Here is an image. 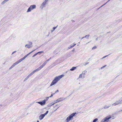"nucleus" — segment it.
I'll return each instance as SVG.
<instances>
[{
	"instance_id": "10",
	"label": "nucleus",
	"mask_w": 122,
	"mask_h": 122,
	"mask_svg": "<svg viewBox=\"0 0 122 122\" xmlns=\"http://www.w3.org/2000/svg\"><path fill=\"white\" fill-rule=\"evenodd\" d=\"M45 116L43 114H41L39 116V118L40 120H42Z\"/></svg>"
},
{
	"instance_id": "38",
	"label": "nucleus",
	"mask_w": 122,
	"mask_h": 122,
	"mask_svg": "<svg viewBox=\"0 0 122 122\" xmlns=\"http://www.w3.org/2000/svg\"><path fill=\"white\" fill-rule=\"evenodd\" d=\"M28 79L26 77V78H25V79H24V81H26V80H27Z\"/></svg>"
},
{
	"instance_id": "7",
	"label": "nucleus",
	"mask_w": 122,
	"mask_h": 122,
	"mask_svg": "<svg viewBox=\"0 0 122 122\" xmlns=\"http://www.w3.org/2000/svg\"><path fill=\"white\" fill-rule=\"evenodd\" d=\"M47 100L45 99L42 102H37L39 104H40L41 106H43L46 103V101Z\"/></svg>"
},
{
	"instance_id": "47",
	"label": "nucleus",
	"mask_w": 122,
	"mask_h": 122,
	"mask_svg": "<svg viewBox=\"0 0 122 122\" xmlns=\"http://www.w3.org/2000/svg\"><path fill=\"white\" fill-rule=\"evenodd\" d=\"M49 0H45L46 2H47Z\"/></svg>"
},
{
	"instance_id": "2",
	"label": "nucleus",
	"mask_w": 122,
	"mask_h": 122,
	"mask_svg": "<svg viewBox=\"0 0 122 122\" xmlns=\"http://www.w3.org/2000/svg\"><path fill=\"white\" fill-rule=\"evenodd\" d=\"M76 114V112L74 113L69 115L68 117H67L66 121V122H68L70 121L72 118L73 117H74L75 115Z\"/></svg>"
},
{
	"instance_id": "34",
	"label": "nucleus",
	"mask_w": 122,
	"mask_h": 122,
	"mask_svg": "<svg viewBox=\"0 0 122 122\" xmlns=\"http://www.w3.org/2000/svg\"><path fill=\"white\" fill-rule=\"evenodd\" d=\"M14 67L12 65V66L9 68V69L10 70Z\"/></svg>"
},
{
	"instance_id": "23",
	"label": "nucleus",
	"mask_w": 122,
	"mask_h": 122,
	"mask_svg": "<svg viewBox=\"0 0 122 122\" xmlns=\"http://www.w3.org/2000/svg\"><path fill=\"white\" fill-rule=\"evenodd\" d=\"M97 46H95L93 47L92 48V50H94L95 49H96L97 48Z\"/></svg>"
},
{
	"instance_id": "15",
	"label": "nucleus",
	"mask_w": 122,
	"mask_h": 122,
	"mask_svg": "<svg viewBox=\"0 0 122 122\" xmlns=\"http://www.w3.org/2000/svg\"><path fill=\"white\" fill-rule=\"evenodd\" d=\"M79 77L80 78H83L85 77V76H84V75H83V74H81L80 75Z\"/></svg>"
},
{
	"instance_id": "12",
	"label": "nucleus",
	"mask_w": 122,
	"mask_h": 122,
	"mask_svg": "<svg viewBox=\"0 0 122 122\" xmlns=\"http://www.w3.org/2000/svg\"><path fill=\"white\" fill-rule=\"evenodd\" d=\"M89 36H90L89 35H86L85 36L83 37H82L81 38V39H82L84 38H86V39H88V38H89Z\"/></svg>"
},
{
	"instance_id": "20",
	"label": "nucleus",
	"mask_w": 122,
	"mask_h": 122,
	"mask_svg": "<svg viewBox=\"0 0 122 122\" xmlns=\"http://www.w3.org/2000/svg\"><path fill=\"white\" fill-rule=\"evenodd\" d=\"M41 69V68L40 67L38 68L36 70H35L36 71H38L40 70Z\"/></svg>"
},
{
	"instance_id": "42",
	"label": "nucleus",
	"mask_w": 122,
	"mask_h": 122,
	"mask_svg": "<svg viewBox=\"0 0 122 122\" xmlns=\"http://www.w3.org/2000/svg\"><path fill=\"white\" fill-rule=\"evenodd\" d=\"M30 76L28 75L26 77L28 79Z\"/></svg>"
},
{
	"instance_id": "33",
	"label": "nucleus",
	"mask_w": 122,
	"mask_h": 122,
	"mask_svg": "<svg viewBox=\"0 0 122 122\" xmlns=\"http://www.w3.org/2000/svg\"><path fill=\"white\" fill-rule=\"evenodd\" d=\"M37 55V53H36V54H35L32 57H33L35 56H36Z\"/></svg>"
},
{
	"instance_id": "58",
	"label": "nucleus",
	"mask_w": 122,
	"mask_h": 122,
	"mask_svg": "<svg viewBox=\"0 0 122 122\" xmlns=\"http://www.w3.org/2000/svg\"><path fill=\"white\" fill-rule=\"evenodd\" d=\"M114 119V118H112V119Z\"/></svg>"
},
{
	"instance_id": "49",
	"label": "nucleus",
	"mask_w": 122,
	"mask_h": 122,
	"mask_svg": "<svg viewBox=\"0 0 122 122\" xmlns=\"http://www.w3.org/2000/svg\"><path fill=\"white\" fill-rule=\"evenodd\" d=\"M96 41H97V40H98V38H96Z\"/></svg>"
},
{
	"instance_id": "5",
	"label": "nucleus",
	"mask_w": 122,
	"mask_h": 122,
	"mask_svg": "<svg viewBox=\"0 0 122 122\" xmlns=\"http://www.w3.org/2000/svg\"><path fill=\"white\" fill-rule=\"evenodd\" d=\"M112 118V117L110 116H107L106 118L103 119L102 120V122H108L109 120Z\"/></svg>"
},
{
	"instance_id": "31",
	"label": "nucleus",
	"mask_w": 122,
	"mask_h": 122,
	"mask_svg": "<svg viewBox=\"0 0 122 122\" xmlns=\"http://www.w3.org/2000/svg\"><path fill=\"white\" fill-rule=\"evenodd\" d=\"M33 74V73L31 72L30 73L29 75L30 77L31 76H32Z\"/></svg>"
},
{
	"instance_id": "4",
	"label": "nucleus",
	"mask_w": 122,
	"mask_h": 122,
	"mask_svg": "<svg viewBox=\"0 0 122 122\" xmlns=\"http://www.w3.org/2000/svg\"><path fill=\"white\" fill-rule=\"evenodd\" d=\"M36 5H31L28 8L27 12H29L31 11V10L35 9L36 8Z\"/></svg>"
},
{
	"instance_id": "29",
	"label": "nucleus",
	"mask_w": 122,
	"mask_h": 122,
	"mask_svg": "<svg viewBox=\"0 0 122 122\" xmlns=\"http://www.w3.org/2000/svg\"><path fill=\"white\" fill-rule=\"evenodd\" d=\"M117 112H115V113H114L113 114H112V115H117Z\"/></svg>"
},
{
	"instance_id": "57",
	"label": "nucleus",
	"mask_w": 122,
	"mask_h": 122,
	"mask_svg": "<svg viewBox=\"0 0 122 122\" xmlns=\"http://www.w3.org/2000/svg\"><path fill=\"white\" fill-rule=\"evenodd\" d=\"M70 48H70H70L69 47V48H69V49H70Z\"/></svg>"
},
{
	"instance_id": "6",
	"label": "nucleus",
	"mask_w": 122,
	"mask_h": 122,
	"mask_svg": "<svg viewBox=\"0 0 122 122\" xmlns=\"http://www.w3.org/2000/svg\"><path fill=\"white\" fill-rule=\"evenodd\" d=\"M47 2L45 0L42 3L40 6V8L41 9H43L44 7H46V4L47 3Z\"/></svg>"
},
{
	"instance_id": "30",
	"label": "nucleus",
	"mask_w": 122,
	"mask_h": 122,
	"mask_svg": "<svg viewBox=\"0 0 122 122\" xmlns=\"http://www.w3.org/2000/svg\"><path fill=\"white\" fill-rule=\"evenodd\" d=\"M53 95L54 94H52L51 95V96H50L49 97H48L47 98H49V97H52L53 96Z\"/></svg>"
},
{
	"instance_id": "25",
	"label": "nucleus",
	"mask_w": 122,
	"mask_h": 122,
	"mask_svg": "<svg viewBox=\"0 0 122 122\" xmlns=\"http://www.w3.org/2000/svg\"><path fill=\"white\" fill-rule=\"evenodd\" d=\"M43 51H39L38 52H37V54L38 53H40L41 54L42 53H43Z\"/></svg>"
},
{
	"instance_id": "35",
	"label": "nucleus",
	"mask_w": 122,
	"mask_h": 122,
	"mask_svg": "<svg viewBox=\"0 0 122 122\" xmlns=\"http://www.w3.org/2000/svg\"><path fill=\"white\" fill-rule=\"evenodd\" d=\"M36 72V71L35 70L33 72H32L33 73V74H34L35 72Z\"/></svg>"
},
{
	"instance_id": "50",
	"label": "nucleus",
	"mask_w": 122,
	"mask_h": 122,
	"mask_svg": "<svg viewBox=\"0 0 122 122\" xmlns=\"http://www.w3.org/2000/svg\"><path fill=\"white\" fill-rule=\"evenodd\" d=\"M110 0H109L107 2H108Z\"/></svg>"
},
{
	"instance_id": "51",
	"label": "nucleus",
	"mask_w": 122,
	"mask_h": 122,
	"mask_svg": "<svg viewBox=\"0 0 122 122\" xmlns=\"http://www.w3.org/2000/svg\"><path fill=\"white\" fill-rule=\"evenodd\" d=\"M107 3V2H106L104 4H105V5L106 4V3Z\"/></svg>"
},
{
	"instance_id": "54",
	"label": "nucleus",
	"mask_w": 122,
	"mask_h": 122,
	"mask_svg": "<svg viewBox=\"0 0 122 122\" xmlns=\"http://www.w3.org/2000/svg\"><path fill=\"white\" fill-rule=\"evenodd\" d=\"M94 37H96V36H94Z\"/></svg>"
},
{
	"instance_id": "40",
	"label": "nucleus",
	"mask_w": 122,
	"mask_h": 122,
	"mask_svg": "<svg viewBox=\"0 0 122 122\" xmlns=\"http://www.w3.org/2000/svg\"><path fill=\"white\" fill-rule=\"evenodd\" d=\"M82 74H83V75H84V76H85V72L84 73L82 72Z\"/></svg>"
},
{
	"instance_id": "48",
	"label": "nucleus",
	"mask_w": 122,
	"mask_h": 122,
	"mask_svg": "<svg viewBox=\"0 0 122 122\" xmlns=\"http://www.w3.org/2000/svg\"><path fill=\"white\" fill-rule=\"evenodd\" d=\"M54 31V30H51V32H53V31Z\"/></svg>"
},
{
	"instance_id": "1",
	"label": "nucleus",
	"mask_w": 122,
	"mask_h": 122,
	"mask_svg": "<svg viewBox=\"0 0 122 122\" xmlns=\"http://www.w3.org/2000/svg\"><path fill=\"white\" fill-rule=\"evenodd\" d=\"M64 76V75H62L55 77L50 84V86H52L56 84Z\"/></svg>"
},
{
	"instance_id": "27",
	"label": "nucleus",
	"mask_w": 122,
	"mask_h": 122,
	"mask_svg": "<svg viewBox=\"0 0 122 122\" xmlns=\"http://www.w3.org/2000/svg\"><path fill=\"white\" fill-rule=\"evenodd\" d=\"M110 55V54H109L108 55H107V56H106L104 57H103L102 58H101V59H103L105 58L106 57H107V56L108 55Z\"/></svg>"
},
{
	"instance_id": "52",
	"label": "nucleus",
	"mask_w": 122,
	"mask_h": 122,
	"mask_svg": "<svg viewBox=\"0 0 122 122\" xmlns=\"http://www.w3.org/2000/svg\"><path fill=\"white\" fill-rule=\"evenodd\" d=\"M57 110V109H56V110H55L54 111H55L56 110Z\"/></svg>"
},
{
	"instance_id": "13",
	"label": "nucleus",
	"mask_w": 122,
	"mask_h": 122,
	"mask_svg": "<svg viewBox=\"0 0 122 122\" xmlns=\"http://www.w3.org/2000/svg\"><path fill=\"white\" fill-rule=\"evenodd\" d=\"M46 64V62L45 61L44 62L42 65H41L40 67L42 69Z\"/></svg>"
},
{
	"instance_id": "28",
	"label": "nucleus",
	"mask_w": 122,
	"mask_h": 122,
	"mask_svg": "<svg viewBox=\"0 0 122 122\" xmlns=\"http://www.w3.org/2000/svg\"><path fill=\"white\" fill-rule=\"evenodd\" d=\"M57 102H57V100H56V101H55L53 103H54V104H55V103H56Z\"/></svg>"
},
{
	"instance_id": "43",
	"label": "nucleus",
	"mask_w": 122,
	"mask_h": 122,
	"mask_svg": "<svg viewBox=\"0 0 122 122\" xmlns=\"http://www.w3.org/2000/svg\"><path fill=\"white\" fill-rule=\"evenodd\" d=\"M104 5H105V4H103V5H102L100 8H100L102 7V6H103Z\"/></svg>"
},
{
	"instance_id": "21",
	"label": "nucleus",
	"mask_w": 122,
	"mask_h": 122,
	"mask_svg": "<svg viewBox=\"0 0 122 122\" xmlns=\"http://www.w3.org/2000/svg\"><path fill=\"white\" fill-rule=\"evenodd\" d=\"M98 119L97 118L95 119L92 122H96L98 120Z\"/></svg>"
},
{
	"instance_id": "44",
	"label": "nucleus",
	"mask_w": 122,
	"mask_h": 122,
	"mask_svg": "<svg viewBox=\"0 0 122 122\" xmlns=\"http://www.w3.org/2000/svg\"><path fill=\"white\" fill-rule=\"evenodd\" d=\"M121 111H122V110H119V111H118L117 112H121Z\"/></svg>"
},
{
	"instance_id": "19",
	"label": "nucleus",
	"mask_w": 122,
	"mask_h": 122,
	"mask_svg": "<svg viewBox=\"0 0 122 122\" xmlns=\"http://www.w3.org/2000/svg\"><path fill=\"white\" fill-rule=\"evenodd\" d=\"M41 69V68L40 67L38 68L36 70H35L36 71H38L40 70Z\"/></svg>"
},
{
	"instance_id": "18",
	"label": "nucleus",
	"mask_w": 122,
	"mask_h": 122,
	"mask_svg": "<svg viewBox=\"0 0 122 122\" xmlns=\"http://www.w3.org/2000/svg\"><path fill=\"white\" fill-rule=\"evenodd\" d=\"M18 64V62H17V61L16 62H15V63H14L12 65V66L13 67H14L17 64Z\"/></svg>"
},
{
	"instance_id": "8",
	"label": "nucleus",
	"mask_w": 122,
	"mask_h": 122,
	"mask_svg": "<svg viewBox=\"0 0 122 122\" xmlns=\"http://www.w3.org/2000/svg\"><path fill=\"white\" fill-rule=\"evenodd\" d=\"M122 103V100H119L118 101H117L114 103L112 104V105H114V106H116L119 103Z\"/></svg>"
},
{
	"instance_id": "22",
	"label": "nucleus",
	"mask_w": 122,
	"mask_h": 122,
	"mask_svg": "<svg viewBox=\"0 0 122 122\" xmlns=\"http://www.w3.org/2000/svg\"><path fill=\"white\" fill-rule=\"evenodd\" d=\"M76 45V44H74L73 45H71L70 46V48H72L74 47Z\"/></svg>"
},
{
	"instance_id": "56",
	"label": "nucleus",
	"mask_w": 122,
	"mask_h": 122,
	"mask_svg": "<svg viewBox=\"0 0 122 122\" xmlns=\"http://www.w3.org/2000/svg\"><path fill=\"white\" fill-rule=\"evenodd\" d=\"M58 108H59V107H58L56 109H58Z\"/></svg>"
},
{
	"instance_id": "39",
	"label": "nucleus",
	"mask_w": 122,
	"mask_h": 122,
	"mask_svg": "<svg viewBox=\"0 0 122 122\" xmlns=\"http://www.w3.org/2000/svg\"><path fill=\"white\" fill-rule=\"evenodd\" d=\"M47 113L46 112L45 113L43 114V115H44V116H45Z\"/></svg>"
},
{
	"instance_id": "53",
	"label": "nucleus",
	"mask_w": 122,
	"mask_h": 122,
	"mask_svg": "<svg viewBox=\"0 0 122 122\" xmlns=\"http://www.w3.org/2000/svg\"><path fill=\"white\" fill-rule=\"evenodd\" d=\"M37 122H39V121L38 120H37Z\"/></svg>"
},
{
	"instance_id": "17",
	"label": "nucleus",
	"mask_w": 122,
	"mask_h": 122,
	"mask_svg": "<svg viewBox=\"0 0 122 122\" xmlns=\"http://www.w3.org/2000/svg\"><path fill=\"white\" fill-rule=\"evenodd\" d=\"M54 104V103H53V102H52L50 103L47 106L48 107H51V106Z\"/></svg>"
},
{
	"instance_id": "14",
	"label": "nucleus",
	"mask_w": 122,
	"mask_h": 122,
	"mask_svg": "<svg viewBox=\"0 0 122 122\" xmlns=\"http://www.w3.org/2000/svg\"><path fill=\"white\" fill-rule=\"evenodd\" d=\"M76 69V67H73L71 69H70V70L71 71H73L74 70H75Z\"/></svg>"
},
{
	"instance_id": "36",
	"label": "nucleus",
	"mask_w": 122,
	"mask_h": 122,
	"mask_svg": "<svg viewBox=\"0 0 122 122\" xmlns=\"http://www.w3.org/2000/svg\"><path fill=\"white\" fill-rule=\"evenodd\" d=\"M106 66V65H105L104 66H102V67H101V69H102V68H103L105 67V66Z\"/></svg>"
},
{
	"instance_id": "32",
	"label": "nucleus",
	"mask_w": 122,
	"mask_h": 122,
	"mask_svg": "<svg viewBox=\"0 0 122 122\" xmlns=\"http://www.w3.org/2000/svg\"><path fill=\"white\" fill-rule=\"evenodd\" d=\"M57 26L56 27H54L53 28V29L54 30L56 28Z\"/></svg>"
},
{
	"instance_id": "26",
	"label": "nucleus",
	"mask_w": 122,
	"mask_h": 122,
	"mask_svg": "<svg viewBox=\"0 0 122 122\" xmlns=\"http://www.w3.org/2000/svg\"><path fill=\"white\" fill-rule=\"evenodd\" d=\"M29 45H30V46H32V43L31 42H29Z\"/></svg>"
},
{
	"instance_id": "37",
	"label": "nucleus",
	"mask_w": 122,
	"mask_h": 122,
	"mask_svg": "<svg viewBox=\"0 0 122 122\" xmlns=\"http://www.w3.org/2000/svg\"><path fill=\"white\" fill-rule=\"evenodd\" d=\"M59 91H58V90H57V91L55 92L54 93H53V94H55L57 92H58Z\"/></svg>"
},
{
	"instance_id": "3",
	"label": "nucleus",
	"mask_w": 122,
	"mask_h": 122,
	"mask_svg": "<svg viewBox=\"0 0 122 122\" xmlns=\"http://www.w3.org/2000/svg\"><path fill=\"white\" fill-rule=\"evenodd\" d=\"M36 49H35L34 50L31 51L30 52L25 55L23 58L20 59L18 61H17V62H18V64L20 62H21L23 60L25 59L30 54L33 52Z\"/></svg>"
},
{
	"instance_id": "16",
	"label": "nucleus",
	"mask_w": 122,
	"mask_h": 122,
	"mask_svg": "<svg viewBox=\"0 0 122 122\" xmlns=\"http://www.w3.org/2000/svg\"><path fill=\"white\" fill-rule=\"evenodd\" d=\"M111 106L110 105H105L104 108L105 109L107 108H109Z\"/></svg>"
},
{
	"instance_id": "11",
	"label": "nucleus",
	"mask_w": 122,
	"mask_h": 122,
	"mask_svg": "<svg viewBox=\"0 0 122 122\" xmlns=\"http://www.w3.org/2000/svg\"><path fill=\"white\" fill-rule=\"evenodd\" d=\"M32 46H30V45L26 44L25 46V47H27L28 48H30L31 47H32Z\"/></svg>"
},
{
	"instance_id": "9",
	"label": "nucleus",
	"mask_w": 122,
	"mask_h": 122,
	"mask_svg": "<svg viewBox=\"0 0 122 122\" xmlns=\"http://www.w3.org/2000/svg\"><path fill=\"white\" fill-rule=\"evenodd\" d=\"M65 98H59L57 99V101L58 102H61L63 100L65 99Z\"/></svg>"
},
{
	"instance_id": "24",
	"label": "nucleus",
	"mask_w": 122,
	"mask_h": 122,
	"mask_svg": "<svg viewBox=\"0 0 122 122\" xmlns=\"http://www.w3.org/2000/svg\"><path fill=\"white\" fill-rule=\"evenodd\" d=\"M51 58L50 57V58L48 59L47 61H46L45 62H46V63H47V62L48 61H49L51 59Z\"/></svg>"
},
{
	"instance_id": "55",
	"label": "nucleus",
	"mask_w": 122,
	"mask_h": 122,
	"mask_svg": "<svg viewBox=\"0 0 122 122\" xmlns=\"http://www.w3.org/2000/svg\"><path fill=\"white\" fill-rule=\"evenodd\" d=\"M57 106V105H56V106Z\"/></svg>"
},
{
	"instance_id": "41",
	"label": "nucleus",
	"mask_w": 122,
	"mask_h": 122,
	"mask_svg": "<svg viewBox=\"0 0 122 122\" xmlns=\"http://www.w3.org/2000/svg\"><path fill=\"white\" fill-rule=\"evenodd\" d=\"M16 52V51H14L13 52H12V54H13L14 53H15Z\"/></svg>"
},
{
	"instance_id": "46",
	"label": "nucleus",
	"mask_w": 122,
	"mask_h": 122,
	"mask_svg": "<svg viewBox=\"0 0 122 122\" xmlns=\"http://www.w3.org/2000/svg\"><path fill=\"white\" fill-rule=\"evenodd\" d=\"M74 51V49H73L72 51Z\"/></svg>"
},
{
	"instance_id": "45",
	"label": "nucleus",
	"mask_w": 122,
	"mask_h": 122,
	"mask_svg": "<svg viewBox=\"0 0 122 122\" xmlns=\"http://www.w3.org/2000/svg\"><path fill=\"white\" fill-rule=\"evenodd\" d=\"M48 111H46V112L47 113H48Z\"/></svg>"
}]
</instances>
